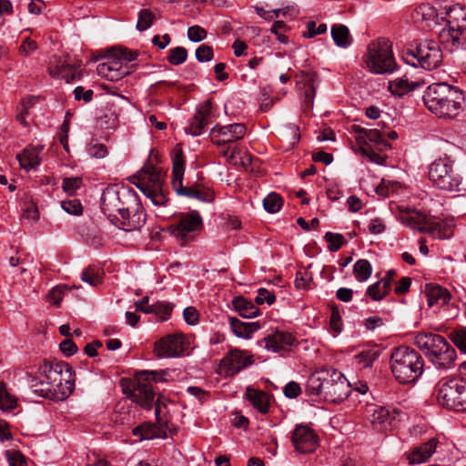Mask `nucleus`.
<instances>
[{
  "label": "nucleus",
  "mask_w": 466,
  "mask_h": 466,
  "mask_svg": "<svg viewBox=\"0 0 466 466\" xmlns=\"http://www.w3.org/2000/svg\"><path fill=\"white\" fill-rule=\"evenodd\" d=\"M34 391L40 397L52 400H64L74 390L71 367L63 361H44L38 373L31 380Z\"/></svg>",
  "instance_id": "f257e3e1"
},
{
  "label": "nucleus",
  "mask_w": 466,
  "mask_h": 466,
  "mask_svg": "<svg viewBox=\"0 0 466 466\" xmlns=\"http://www.w3.org/2000/svg\"><path fill=\"white\" fill-rule=\"evenodd\" d=\"M306 392L309 396H317L329 402L339 403L348 398L350 385L336 370H322L310 374L307 380Z\"/></svg>",
  "instance_id": "f03ea898"
},
{
  "label": "nucleus",
  "mask_w": 466,
  "mask_h": 466,
  "mask_svg": "<svg viewBox=\"0 0 466 466\" xmlns=\"http://www.w3.org/2000/svg\"><path fill=\"white\" fill-rule=\"evenodd\" d=\"M426 107L440 117L453 118L462 111L463 94L446 83H435L423 95Z\"/></svg>",
  "instance_id": "7ed1b4c3"
},
{
  "label": "nucleus",
  "mask_w": 466,
  "mask_h": 466,
  "mask_svg": "<svg viewBox=\"0 0 466 466\" xmlns=\"http://www.w3.org/2000/svg\"><path fill=\"white\" fill-rule=\"evenodd\" d=\"M414 342L436 369L446 370L455 367L456 350L442 336L420 332L415 336Z\"/></svg>",
  "instance_id": "20e7f679"
},
{
  "label": "nucleus",
  "mask_w": 466,
  "mask_h": 466,
  "mask_svg": "<svg viewBox=\"0 0 466 466\" xmlns=\"http://www.w3.org/2000/svg\"><path fill=\"white\" fill-rule=\"evenodd\" d=\"M390 369L400 383L415 382L423 372V360L415 350L407 346L398 347L391 352Z\"/></svg>",
  "instance_id": "39448f33"
},
{
  "label": "nucleus",
  "mask_w": 466,
  "mask_h": 466,
  "mask_svg": "<svg viewBox=\"0 0 466 466\" xmlns=\"http://www.w3.org/2000/svg\"><path fill=\"white\" fill-rule=\"evenodd\" d=\"M447 28L440 34L441 41L454 51L459 48H466V8L461 5L444 7Z\"/></svg>",
  "instance_id": "423d86ee"
},
{
  "label": "nucleus",
  "mask_w": 466,
  "mask_h": 466,
  "mask_svg": "<svg viewBox=\"0 0 466 466\" xmlns=\"http://www.w3.org/2000/svg\"><path fill=\"white\" fill-rule=\"evenodd\" d=\"M164 174L151 163H147L138 172L134 184L156 206H165L168 200L163 189Z\"/></svg>",
  "instance_id": "0eeeda50"
},
{
  "label": "nucleus",
  "mask_w": 466,
  "mask_h": 466,
  "mask_svg": "<svg viewBox=\"0 0 466 466\" xmlns=\"http://www.w3.org/2000/svg\"><path fill=\"white\" fill-rule=\"evenodd\" d=\"M438 403L448 410L466 411V379L441 380L436 386Z\"/></svg>",
  "instance_id": "6e6552de"
},
{
  "label": "nucleus",
  "mask_w": 466,
  "mask_h": 466,
  "mask_svg": "<svg viewBox=\"0 0 466 466\" xmlns=\"http://www.w3.org/2000/svg\"><path fill=\"white\" fill-rule=\"evenodd\" d=\"M172 162V187L177 195L189 198H197L205 202L213 200V192L200 187L199 185H194L191 187L183 186L182 182L185 163L183 158V150L178 146H177L173 150Z\"/></svg>",
  "instance_id": "1a4fd4ad"
},
{
  "label": "nucleus",
  "mask_w": 466,
  "mask_h": 466,
  "mask_svg": "<svg viewBox=\"0 0 466 466\" xmlns=\"http://www.w3.org/2000/svg\"><path fill=\"white\" fill-rule=\"evenodd\" d=\"M363 61L369 70L375 74L391 73L396 63L391 45L388 40L378 39L369 44Z\"/></svg>",
  "instance_id": "9d476101"
},
{
  "label": "nucleus",
  "mask_w": 466,
  "mask_h": 466,
  "mask_svg": "<svg viewBox=\"0 0 466 466\" xmlns=\"http://www.w3.org/2000/svg\"><path fill=\"white\" fill-rule=\"evenodd\" d=\"M429 179L441 190L460 191L461 177L453 168V163L449 157H440L429 166Z\"/></svg>",
  "instance_id": "9b49d317"
},
{
  "label": "nucleus",
  "mask_w": 466,
  "mask_h": 466,
  "mask_svg": "<svg viewBox=\"0 0 466 466\" xmlns=\"http://www.w3.org/2000/svg\"><path fill=\"white\" fill-rule=\"evenodd\" d=\"M165 375V371L145 370L139 372L136 378V384L130 393L131 400L147 410L151 409L155 399L151 382L166 381Z\"/></svg>",
  "instance_id": "f8f14e48"
},
{
  "label": "nucleus",
  "mask_w": 466,
  "mask_h": 466,
  "mask_svg": "<svg viewBox=\"0 0 466 466\" xmlns=\"http://www.w3.org/2000/svg\"><path fill=\"white\" fill-rule=\"evenodd\" d=\"M166 405L157 400L155 403L156 423L145 422L132 430L135 436L140 440H151L154 438H167V432L173 433L177 430L170 423L165 411Z\"/></svg>",
  "instance_id": "ddd939ff"
},
{
  "label": "nucleus",
  "mask_w": 466,
  "mask_h": 466,
  "mask_svg": "<svg viewBox=\"0 0 466 466\" xmlns=\"http://www.w3.org/2000/svg\"><path fill=\"white\" fill-rule=\"evenodd\" d=\"M202 228L203 218L197 210L181 213L177 217V223L170 226L171 233L182 241L183 245L194 240Z\"/></svg>",
  "instance_id": "4468645a"
},
{
  "label": "nucleus",
  "mask_w": 466,
  "mask_h": 466,
  "mask_svg": "<svg viewBox=\"0 0 466 466\" xmlns=\"http://www.w3.org/2000/svg\"><path fill=\"white\" fill-rule=\"evenodd\" d=\"M401 224L420 232H429L440 238H446L449 233L442 232L441 222L431 221L425 214L418 210H409L399 216Z\"/></svg>",
  "instance_id": "2eb2a0df"
},
{
  "label": "nucleus",
  "mask_w": 466,
  "mask_h": 466,
  "mask_svg": "<svg viewBox=\"0 0 466 466\" xmlns=\"http://www.w3.org/2000/svg\"><path fill=\"white\" fill-rule=\"evenodd\" d=\"M121 211L112 218V222L120 229L134 231L141 228L146 222V214L142 207L136 199H130Z\"/></svg>",
  "instance_id": "dca6fc26"
},
{
  "label": "nucleus",
  "mask_w": 466,
  "mask_h": 466,
  "mask_svg": "<svg viewBox=\"0 0 466 466\" xmlns=\"http://www.w3.org/2000/svg\"><path fill=\"white\" fill-rule=\"evenodd\" d=\"M416 62H411L412 66H420L426 70L437 68L442 61V53L439 45L434 41H424L420 43L415 52L408 53Z\"/></svg>",
  "instance_id": "f3484780"
},
{
  "label": "nucleus",
  "mask_w": 466,
  "mask_h": 466,
  "mask_svg": "<svg viewBox=\"0 0 466 466\" xmlns=\"http://www.w3.org/2000/svg\"><path fill=\"white\" fill-rule=\"evenodd\" d=\"M187 350V343L182 334L167 335L154 344V353L157 358H175Z\"/></svg>",
  "instance_id": "a211bd4d"
},
{
  "label": "nucleus",
  "mask_w": 466,
  "mask_h": 466,
  "mask_svg": "<svg viewBox=\"0 0 466 466\" xmlns=\"http://www.w3.org/2000/svg\"><path fill=\"white\" fill-rule=\"evenodd\" d=\"M104 57L106 61L98 64L96 67V72L101 77L109 81H117L129 74L128 69L123 66V62L116 57L114 51L107 50Z\"/></svg>",
  "instance_id": "6ab92c4d"
},
{
  "label": "nucleus",
  "mask_w": 466,
  "mask_h": 466,
  "mask_svg": "<svg viewBox=\"0 0 466 466\" xmlns=\"http://www.w3.org/2000/svg\"><path fill=\"white\" fill-rule=\"evenodd\" d=\"M252 355L238 349L231 350L220 361V369L226 376H234L241 370L251 365Z\"/></svg>",
  "instance_id": "aec40b11"
},
{
  "label": "nucleus",
  "mask_w": 466,
  "mask_h": 466,
  "mask_svg": "<svg viewBox=\"0 0 466 466\" xmlns=\"http://www.w3.org/2000/svg\"><path fill=\"white\" fill-rule=\"evenodd\" d=\"M244 124L236 123L227 126H215L210 132L211 141L216 145H226L241 139L246 134Z\"/></svg>",
  "instance_id": "412c9836"
},
{
  "label": "nucleus",
  "mask_w": 466,
  "mask_h": 466,
  "mask_svg": "<svg viewBox=\"0 0 466 466\" xmlns=\"http://www.w3.org/2000/svg\"><path fill=\"white\" fill-rule=\"evenodd\" d=\"M292 443L299 452H313L318 446V436L309 427L297 425L292 433Z\"/></svg>",
  "instance_id": "4be33fe9"
},
{
  "label": "nucleus",
  "mask_w": 466,
  "mask_h": 466,
  "mask_svg": "<svg viewBox=\"0 0 466 466\" xmlns=\"http://www.w3.org/2000/svg\"><path fill=\"white\" fill-rule=\"evenodd\" d=\"M127 205V201H124L118 189L116 187H106L101 196V209L103 213L112 220L116 214Z\"/></svg>",
  "instance_id": "5701e85b"
},
{
  "label": "nucleus",
  "mask_w": 466,
  "mask_h": 466,
  "mask_svg": "<svg viewBox=\"0 0 466 466\" xmlns=\"http://www.w3.org/2000/svg\"><path fill=\"white\" fill-rule=\"evenodd\" d=\"M48 72L52 77L64 79L66 83L78 79L81 76L80 64L70 65L66 60L56 56L50 62Z\"/></svg>",
  "instance_id": "b1692460"
},
{
  "label": "nucleus",
  "mask_w": 466,
  "mask_h": 466,
  "mask_svg": "<svg viewBox=\"0 0 466 466\" xmlns=\"http://www.w3.org/2000/svg\"><path fill=\"white\" fill-rule=\"evenodd\" d=\"M295 77L298 78L296 82L298 88L303 89L305 107L310 109L313 106L317 88V74L313 71H299L296 73Z\"/></svg>",
  "instance_id": "393cba45"
},
{
  "label": "nucleus",
  "mask_w": 466,
  "mask_h": 466,
  "mask_svg": "<svg viewBox=\"0 0 466 466\" xmlns=\"http://www.w3.org/2000/svg\"><path fill=\"white\" fill-rule=\"evenodd\" d=\"M210 116L211 102L207 100L198 106L195 116L189 120V124L186 127V132L194 137L201 135L208 124Z\"/></svg>",
  "instance_id": "a878e982"
},
{
  "label": "nucleus",
  "mask_w": 466,
  "mask_h": 466,
  "mask_svg": "<svg viewBox=\"0 0 466 466\" xmlns=\"http://www.w3.org/2000/svg\"><path fill=\"white\" fill-rule=\"evenodd\" d=\"M265 348L273 352L287 351L296 342L295 337L286 331L276 330L264 338Z\"/></svg>",
  "instance_id": "bb28decb"
},
{
  "label": "nucleus",
  "mask_w": 466,
  "mask_h": 466,
  "mask_svg": "<svg viewBox=\"0 0 466 466\" xmlns=\"http://www.w3.org/2000/svg\"><path fill=\"white\" fill-rule=\"evenodd\" d=\"M438 443L439 440L437 438H431L427 442L414 447L406 454L409 463L416 465L427 461L436 451Z\"/></svg>",
  "instance_id": "cd10ccee"
},
{
  "label": "nucleus",
  "mask_w": 466,
  "mask_h": 466,
  "mask_svg": "<svg viewBox=\"0 0 466 466\" xmlns=\"http://www.w3.org/2000/svg\"><path fill=\"white\" fill-rule=\"evenodd\" d=\"M149 298L147 296L142 298L140 300L136 302L137 309L147 313H154L156 316L159 317L161 320H167L171 315L173 310V305L167 302H157L152 305H148L146 308H143L142 305L144 303H148Z\"/></svg>",
  "instance_id": "c85d7f7f"
},
{
  "label": "nucleus",
  "mask_w": 466,
  "mask_h": 466,
  "mask_svg": "<svg viewBox=\"0 0 466 466\" xmlns=\"http://www.w3.org/2000/svg\"><path fill=\"white\" fill-rule=\"evenodd\" d=\"M370 420L377 430H386L390 425L394 416L389 408L381 406H371L369 410Z\"/></svg>",
  "instance_id": "c756f323"
},
{
  "label": "nucleus",
  "mask_w": 466,
  "mask_h": 466,
  "mask_svg": "<svg viewBox=\"0 0 466 466\" xmlns=\"http://www.w3.org/2000/svg\"><path fill=\"white\" fill-rule=\"evenodd\" d=\"M425 295L430 307L446 305L451 299L450 292L440 285L435 284H427L425 286Z\"/></svg>",
  "instance_id": "7c9ffc66"
},
{
  "label": "nucleus",
  "mask_w": 466,
  "mask_h": 466,
  "mask_svg": "<svg viewBox=\"0 0 466 466\" xmlns=\"http://www.w3.org/2000/svg\"><path fill=\"white\" fill-rule=\"evenodd\" d=\"M331 37L337 46L348 48L353 42L349 28L342 24H335L330 28Z\"/></svg>",
  "instance_id": "2f4dec72"
},
{
  "label": "nucleus",
  "mask_w": 466,
  "mask_h": 466,
  "mask_svg": "<svg viewBox=\"0 0 466 466\" xmlns=\"http://www.w3.org/2000/svg\"><path fill=\"white\" fill-rule=\"evenodd\" d=\"M232 305L242 318L251 319L259 314L258 307L251 300L241 296L234 298Z\"/></svg>",
  "instance_id": "473e14b6"
},
{
  "label": "nucleus",
  "mask_w": 466,
  "mask_h": 466,
  "mask_svg": "<svg viewBox=\"0 0 466 466\" xmlns=\"http://www.w3.org/2000/svg\"><path fill=\"white\" fill-rule=\"evenodd\" d=\"M16 158L21 167L27 170L35 168L40 164L39 150L36 147H25L21 153L17 154Z\"/></svg>",
  "instance_id": "72a5a7b5"
},
{
  "label": "nucleus",
  "mask_w": 466,
  "mask_h": 466,
  "mask_svg": "<svg viewBox=\"0 0 466 466\" xmlns=\"http://www.w3.org/2000/svg\"><path fill=\"white\" fill-rule=\"evenodd\" d=\"M247 398L251 405L259 412L265 414L268 410V396L261 390L248 389L246 392Z\"/></svg>",
  "instance_id": "f704fd0d"
},
{
  "label": "nucleus",
  "mask_w": 466,
  "mask_h": 466,
  "mask_svg": "<svg viewBox=\"0 0 466 466\" xmlns=\"http://www.w3.org/2000/svg\"><path fill=\"white\" fill-rule=\"evenodd\" d=\"M421 84L420 82H410L406 77L396 78L395 80L390 82V90L392 94L401 96L406 93L416 89Z\"/></svg>",
  "instance_id": "c9c22d12"
},
{
  "label": "nucleus",
  "mask_w": 466,
  "mask_h": 466,
  "mask_svg": "<svg viewBox=\"0 0 466 466\" xmlns=\"http://www.w3.org/2000/svg\"><path fill=\"white\" fill-rule=\"evenodd\" d=\"M356 132L360 135V138L366 137L370 142L380 147H390V144L384 140L385 134L379 129H366L359 127L356 128Z\"/></svg>",
  "instance_id": "e433bc0d"
},
{
  "label": "nucleus",
  "mask_w": 466,
  "mask_h": 466,
  "mask_svg": "<svg viewBox=\"0 0 466 466\" xmlns=\"http://www.w3.org/2000/svg\"><path fill=\"white\" fill-rule=\"evenodd\" d=\"M353 273L360 282L366 281L372 273V267L367 259H359L353 267Z\"/></svg>",
  "instance_id": "4c0bfd02"
},
{
  "label": "nucleus",
  "mask_w": 466,
  "mask_h": 466,
  "mask_svg": "<svg viewBox=\"0 0 466 466\" xmlns=\"http://www.w3.org/2000/svg\"><path fill=\"white\" fill-rule=\"evenodd\" d=\"M283 204L282 198L277 193H269L263 200L264 208L269 213L278 212Z\"/></svg>",
  "instance_id": "58836bf2"
},
{
  "label": "nucleus",
  "mask_w": 466,
  "mask_h": 466,
  "mask_svg": "<svg viewBox=\"0 0 466 466\" xmlns=\"http://www.w3.org/2000/svg\"><path fill=\"white\" fill-rule=\"evenodd\" d=\"M16 406V399L6 390L5 384L0 385V410L7 411Z\"/></svg>",
  "instance_id": "ea45409f"
},
{
  "label": "nucleus",
  "mask_w": 466,
  "mask_h": 466,
  "mask_svg": "<svg viewBox=\"0 0 466 466\" xmlns=\"http://www.w3.org/2000/svg\"><path fill=\"white\" fill-rule=\"evenodd\" d=\"M380 352L375 350H362L355 356V360L363 368H368L379 358Z\"/></svg>",
  "instance_id": "a19ab883"
},
{
  "label": "nucleus",
  "mask_w": 466,
  "mask_h": 466,
  "mask_svg": "<svg viewBox=\"0 0 466 466\" xmlns=\"http://www.w3.org/2000/svg\"><path fill=\"white\" fill-rule=\"evenodd\" d=\"M187 58V50L183 46H177L169 50L167 61L173 66L183 64Z\"/></svg>",
  "instance_id": "79ce46f5"
},
{
  "label": "nucleus",
  "mask_w": 466,
  "mask_h": 466,
  "mask_svg": "<svg viewBox=\"0 0 466 466\" xmlns=\"http://www.w3.org/2000/svg\"><path fill=\"white\" fill-rule=\"evenodd\" d=\"M82 281L89 284L90 286L96 287L102 282L99 270L93 267H88L81 273Z\"/></svg>",
  "instance_id": "37998d69"
},
{
  "label": "nucleus",
  "mask_w": 466,
  "mask_h": 466,
  "mask_svg": "<svg viewBox=\"0 0 466 466\" xmlns=\"http://www.w3.org/2000/svg\"><path fill=\"white\" fill-rule=\"evenodd\" d=\"M229 324L232 332L239 338L248 339V331L247 322H243L237 318L230 317Z\"/></svg>",
  "instance_id": "c03bdc74"
},
{
  "label": "nucleus",
  "mask_w": 466,
  "mask_h": 466,
  "mask_svg": "<svg viewBox=\"0 0 466 466\" xmlns=\"http://www.w3.org/2000/svg\"><path fill=\"white\" fill-rule=\"evenodd\" d=\"M154 18L153 13L148 9H142L138 14L137 28L139 31H145L152 25Z\"/></svg>",
  "instance_id": "a18cd8bd"
},
{
  "label": "nucleus",
  "mask_w": 466,
  "mask_h": 466,
  "mask_svg": "<svg viewBox=\"0 0 466 466\" xmlns=\"http://www.w3.org/2000/svg\"><path fill=\"white\" fill-rule=\"evenodd\" d=\"M382 283L377 281L367 289L366 295L370 297L373 300H381L390 292V290L382 289Z\"/></svg>",
  "instance_id": "49530a36"
},
{
  "label": "nucleus",
  "mask_w": 466,
  "mask_h": 466,
  "mask_svg": "<svg viewBox=\"0 0 466 466\" xmlns=\"http://www.w3.org/2000/svg\"><path fill=\"white\" fill-rule=\"evenodd\" d=\"M451 339L462 352L466 353V328L454 329L451 333Z\"/></svg>",
  "instance_id": "de8ad7c7"
},
{
  "label": "nucleus",
  "mask_w": 466,
  "mask_h": 466,
  "mask_svg": "<svg viewBox=\"0 0 466 466\" xmlns=\"http://www.w3.org/2000/svg\"><path fill=\"white\" fill-rule=\"evenodd\" d=\"M83 186L82 178L79 177H66L63 179L62 187L68 195H74Z\"/></svg>",
  "instance_id": "09e8293b"
},
{
  "label": "nucleus",
  "mask_w": 466,
  "mask_h": 466,
  "mask_svg": "<svg viewBox=\"0 0 466 466\" xmlns=\"http://www.w3.org/2000/svg\"><path fill=\"white\" fill-rule=\"evenodd\" d=\"M360 153L367 157L371 162L382 165L385 161V158L380 154L376 153L375 150L366 142L360 147Z\"/></svg>",
  "instance_id": "8fccbe9b"
},
{
  "label": "nucleus",
  "mask_w": 466,
  "mask_h": 466,
  "mask_svg": "<svg viewBox=\"0 0 466 466\" xmlns=\"http://www.w3.org/2000/svg\"><path fill=\"white\" fill-rule=\"evenodd\" d=\"M111 51H114V55L116 57L119 58L121 62H123V66L127 69V63L134 61L137 57V52L127 50V49H116L112 48Z\"/></svg>",
  "instance_id": "3c124183"
},
{
  "label": "nucleus",
  "mask_w": 466,
  "mask_h": 466,
  "mask_svg": "<svg viewBox=\"0 0 466 466\" xmlns=\"http://www.w3.org/2000/svg\"><path fill=\"white\" fill-rule=\"evenodd\" d=\"M324 238L329 243V249L330 251H338L341 248L344 240L341 234L332 232H327Z\"/></svg>",
  "instance_id": "603ef678"
},
{
  "label": "nucleus",
  "mask_w": 466,
  "mask_h": 466,
  "mask_svg": "<svg viewBox=\"0 0 466 466\" xmlns=\"http://www.w3.org/2000/svg\"><path fill=\"white\" fill-rule=\"evenodd\" d=\"M62 208L70 215H81L83 208L78 199L64 200L61 202Z\"/></svg>",
  "instance_id": "864d4df0"
},
{
  "label": "nucleus",
  "mask_w": 466,
  "mask_h": 466,
  "mask_svg": "<svg viewBox=\"0 0 466 466\" xmlns=\"http://www.w3.org/2000/svg\"><path fill=\"white\" fill-rule=\"evenodd\" d=\"M213 57L212 47L206 44L199 46L196 50V58L200 63L211 61Z\"/></svg>",
  "instance_id": "5fc2aeb1"
},
{
  "label": "nucleus",
  "mask_w": 466,
  "mask_h": 466,
  "mask_svg": "<svg viewBox=\"0 0 466 466\" xmlns=\"http://www.w3.org/2000/svg\"><path fill=\"white\" fill-rule=\"evenodd\" d=\"M275 300H276V296L274 293L268 291L265 288H260L258 289V294L255 299V301L257 304L262 305L266 302L268 305H271L275 302Z\"/></svg>",
  "instance_id": "6e6d98bb"
},
{
  "label": "nucleus",
  "mask_w": 466,
  "mask_h": 466,
  "mask_svg": "<svg viewBox=\"0 0 466 466\" xmlns=\"http://www.w3.org/2000/svg\"><path fill=\"white\" fill-rule=\"evenodd\" d=\"M7 460L10 466H26L25 457L19 451H7Z\"/></svg>",
  "instance_id": "4d7b16f0"
},
{
  "label": "nucleus",
  "mask_w": 466,
  "mask_h": 466,
  "mask_svg": "<svg viewBox=\"0 0 466 466\" xmlns=\"http://www.w3.org/2000/svg\"><path fill=\"white\" fill-rule=\"evenodd\" d=\"M23 217L28 220L36 221L39 218L37 206L33 201H27L24 205Z\"/></svg>",
  "instance_id": "13d9d810"
},
{
  "label": "nucleus",
  "mask_w": 466,
  "mask_h": 466,
  "mask_svg": "<svg viewBox=\"0 0 466 466\" xmlns=\"http://www.w3.org/2000/svg\"><path fill=\"white\" fill-rule=\"evenodd\" d=\"M187 37L192 42H200L207 37V31L198 25H193L187 29Z\"/></svg>",
  "instance_id": "bf43d9fd"
},
{
  "label": "nucleus",
  "mask_w": 466,
  "mask_h": 466,
  "mask_svg": "<svg viewBox=\"0 0 466 466\" xmlns=\"http://www.w3.org/2000/svg\"><path fill=\"white\" fill-rule=\"evenodd\" d=\"M240 152H241V149H239L236 147H228L224 148L220 153L222 154L223 157H226L227 161L229 164L237 166V162L238 161Z\"/></svg>",
  "instance_id": "052dcab7"
},
{
  "label": "nucleus",
  "mask_w": 466,
  "mask_h": 466,
  "mask_svg": "<svg viewBox=\"0 0 466 466\" xmlns=\"http://www.w3.org/2000/svg\"><path fill=\"white\" fill-rule=\"evenodd\" d=\"M38 46L35 41L30 39L29 37L25 38L20 47H19V54L24 56H30L34 51L37 49Z\"/></svg>",
  "instance_id": "680f3d73"
},
{
  "label": "nucleus",
  "mask_w": 466,
  "mask_h": 466,
  "mask_svg": "<svg viewBox=\"0 0 466 466\" xmlns=\"http://www.w3.org/2000/svg\"><path fill=\"white\" fill-rule=\"evenodd\" d=\"M185 321L188 325H196L199 320V313L195 307H187L183 311Z\"/></svg>",
  "instance_id": "e2e57ef3"
},
{
  "label": "nucleus",
  "mask_w": 466,
  "mask_h": 466,
  "mask_svg": "<svg viewBox=\"0 0 466 466\" xmlns=\"http://www.w3.org/2000/svg\"><path fill=\"white\" fill-rule=\"evenodd\" d=\"M107 153L106 147L99 143L93 144L88 148V154L96 158H104Z\"/></svg>",
  "instance_id": "0e129e2a"
},
{
  "label": "nucleus",
  "mask_w": 466,
  "mask_h": 466,
  "mask_svg": "<svg viewBox=\"0 0 466 466\" xmlns=\"http://www.w3.org/2000/svg\"><path fill=\"white\" fill-rule=\"evenodd\" d=\"M59 348L60 350L67 357L74 355L77 351L76 343L70 339H64L60 343Z\"/></svg>",
  "instance_id": "69168bd1"
},
{
  "label": "nucleus",
  "mask_w": 466,
  "mask_h": 466,
  "mask_svg": "<svg viewBox=\"0 0 466 466\" xmlns=\"http://www.w3.org/2000/svg\"><path fill=\"white\" fill-rule=\"evenodd\" d=\"M231 423L236 428L247 429L248 426V419L239 412H233L231 415Z\"/></svg>",
  "instance_id": "338daca9"
},
{
  "label": "nucleus",
  "mask_w": 466,
  "mask_h": 466,
  "mask_svg": "<svg viewBox=\"0 0 466 466\" xmlns=\"http://www.w3.org/2000/svg\"><path fill=\"white\" fill-rule=\"evenodd\" d=\"M301 393V389L297 382L290 381L284 388V394L288 398H296Z\"/></svg>",
  "instance_id": "774afa93"
}]
</instances>
